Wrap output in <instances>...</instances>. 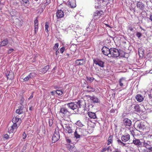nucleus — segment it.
I'll return each instance as SVG.
<instances>
[{
    "mask_svg": "<svg viewBox=\"0 0 152 152\" xmlns=\"http://www.w3.org/2000/svg\"><path fill=\"white\" fill-rule=\"evenodd\" d=\"M65 121H66L65 120H64V121H61V125L62 127H63V124L64 123V122H65Z\"/></svg>",
    "mask_w": 152,
    "mask_h": 152,
    "instance_id": "58",
    "label": "nucleus"
},
{
    "mask_svg": "<svg viewBox=\"0 0 152 152\" xmlns=\"http://www.w3.org/2000/svg\"><path fill=\"white\" fill-rule=\"evenodd\" d=\"M86 130L81 128H77L74 132L75 137L76 138H79L81 136L86 135Z\"/></svg>",
    "mask_w": 152,
    "mask_h": 152,
    "instance_id": "1",
    "label": "nucleus"
},
{
    "mask_svg": "<svg viewBox=\"0 0 152 152\" xmlns=\"http://www.w3.org/2000/svg\"><path fill=\"white\" fill-rule=\"evenodd\" d=\"M141 36H142V34H141V33H140V32H137V33H136V36L138 38H139L140 37H141Z\"/></svg>",
    "mask_w": 152,
    "mask_h": 152,
    "instance_id": "46",
    "label": "nucleus"
},
{
    "mask_svg": "<svg viewBox=\"0 0 152 152\" xmlns=\"http://www.w3.org/2000/svg\"><path fill=\"white\" fill-rule=\"evenodd\" d=\"M123 122L125 126H130L132 125V122L131 120L127 118H124L123 121Z\"/></svg>",
    "mask_w": 152,
    "mask_h": 152,
    "instance_id": "15",
    "label": "nucleus"
},
{
    "mask_svg": "<svg viewBox=\"0 0 152 152\" xmlns=\"http://www.w3.org/2000/svg\"><path fill=\"white\" fill-rule=\"evenodd\" d=\"M59 53V52L58 50H56V55H58V54Z\"/></svg>",
    "mask_w": 152,
    "mask_h": 152,
    "instance_id": "57",
    "label": "nucleus"
},
{
    "mask_svg": "<svg viewBox=\"0 0 152 152\" xmlns=\"http://www.w3.org/2000/svg\"><path fill=\"white\" fill-rule=\"evenodd\" d=\"M140 107L138 104L135 105L134 107V110H133L132 111L133 112H138L140 111Z\"/></svg>",
    "mask_w": 152,
    "mask_h": 152,
    "instance_id": "29",
    "label": "nucleus"
},
{
    "mask_svg": "<svg viewBox=\"0 0 152 152\" xmlns=\"http://www.w3.org/2000/svg\"><path fill=\"white\" fill-rule=\"evenodd\" d=\"M118 84L122 88L127 84L128 82L124 78L122 77L119 80Z\"/></svg>",
    "mask_w": 152,
    "mask_h": 152,
    "instance_id": "8",
    "label": "nucleus"
},
{
    "mask_svg": "<svg viewBox=\"0 0 152 152\" xmlns=\"http://www.w3.org/2000/svg\"><path fill=\"white\" fill-rule=\"evenodd\" d=\"M151 142L149 141H147L145 142L144 140L143 142V146L145 147L148 149L151 146L150 145Z\"/></svg>",
    "mask_w": 152,
    "mask_h": 152,
    "instance_id": "22",
    "label": "nucleus"
},
{
    "mask_svg": "<svg viewBox=\"0 0 152 152\" xmlns=\"http://www.w3.org/2000/svg\"><path fill=\"white\" fill-rule=\"evenodd\" d=\"M49 69V65H47L43 69H40L39 71L40 72H41L42 73L44 74L47 72Z\"/></svg>",
    "mask_w": 152,
    "mask_h": 152,
    "instance_id": "26",
    "label": "nucleus"
},
{
    "mask_svg": "<svg viewBox=\"0 0 152 152\" xmlns=\"http://www.w3.org/2000/svg\"><path fill=\"white\" fill-rule=\"evenodd\" d=\"M137 8L139 10H143L145 8L144 4L142 1H137L136 4Z\"/></svg>",
    "mask_w": 152,
    "mask_h": 152,
    "instance_id": "12",
    "label": "nucleus"
},
{
    "mask_svg": "<svg viewBox=\"0 0 152 152\" xmlns=\"http://www.w3.org/2000/svg\"><path fill=\"white\" fill-rule=\"evenodd\" d=\"M70 114L69 112L66 107H62L60 108L58 114L62 118L66 117L69 116Z\"/></svg>",
    "mask_w": 152,
    "mask_h": 152,
    "instance_id": "2",
    "label": "nucleus"
},
{
    "mask_svg": "<svg viewBox=\"0 0 152 152\" xmlns=\"http://www.w3.org/2000/svg\"><path fill=\"white\" fill-rule=\"evenodd\" d=\"M135 98L137 101L139 102H141L143 99V98L142 96L140 94H138L136 96Z\"/></svg>",
    "mask_w": 152,
    "mask_h": 152,
    "instance_id": "28",
    "label": "nucleus"
},
{
    "mask_svg": "<svg viewBox=\"0 0 152 152\" xmlns=\"http://www.w3.org/2000/svg\"><path fill=\"white\" fill-rule=\"evenodd\" d=\"M50 0H46V2L45 3L46 5H48L50 3Z\"/></svg>",
    "mask_w": 152,
    "mask_h": 152,
    "instance_id": "51",
    "label": "nucleus"
},
{
    "mask_svg": "<svg viewBox=\"0 0 152 152\" xmlns=\"http://www.w3.org/2000/svg\"><path fill=\"white\" fill-rule=\"evenodd\" d=\"M113 136L112 135H110L108 138L107 140V145H109L110 144L112 143L113 142Z\"/></svg>",
    "mask_w": 152,
    "mask_h": 152,
    "instance_id": "31",
    "label": "nucleus"
},
{
    "mask_svg": "<svg viewBox=\"0 0 152 152\" xmlns=\"http://www.w3.org/2000/svg\"><path fill=\"white\" fill-rule=\"evenodd\" d=\"M60 138V135L59 132L56 130L52 138V142L55 143Z\"/></svg>",
    "mask_w": 152,
    "mask_h": 152,
    "instance_id": "6",
    "label": "nucleus"
},
{
    "mask_svg": "<svg viewBox=\"0 0 152 152\" xmlns=\"http://www.w3.org/2000/svg\"><path fill=\"white\" fill-rule=\"evenodd\" d=\"M76 124L78 126L80 127H82L84 126V125L82 123L79 121H78L77 122Z\"/></svg>",
    "mask_w": 152,
    "mask_h": 152,
    "instance_id": "40",
    "label": "nucleus"
},
{
    "mask_svg": "<svg viewBox=\"0 0 152 152\" xmlns=\"http://www.w3.org/2000/svg\"><path fill=\"white\" fill-rule=\"evenodd\" d=\"M94 63L98 65L99 66L103 67L104 66V62L99 59L95 58L93 59Z\"/></svg>",
    "mask_w": 152,
    "mask_h": 152,
    "instance_id": "7",
    "label": "nucleus"
},
{
    "mask_svg": "<svg viewBox=\"0 0 152 152\" xmlns=\"http://www.w3.org/2000/svg\"><path fill=\"white\" fill-rule=\"evenodd\" d=\"M65 129L69 134H71L73 132V129L69 125L65 126Z\"/></svg>",
    "mask_w": 152,
    "mask_h": 152,
    "instance_id": "25",
    "label": "nucleus"
},
{
    "mask_svg": "<svg viewBox=\"0 0 152 152\" xmlns=\"http://www.w3.org/2000/svg\"><path fill=\"white\" fill-rule=\"evenodd\" d=\"M68 5L72 8H75L76 6V4L74 0H72L71 1H69Z\"/></svg>",
    "mask_w": 152,
    "mask_h": 152,
    "instance_id": "27",
    "label": "nucleus"
},
{
    "mask_svg": "<svg viewBox=\"0 0 152 152\" xmlns=\"http://www.w3.org/2000/svg\"><path fill=\"white\" fill-rule=\"evenodd\" d=\"M110 48L109 49L106 47L104 46L102 49V53L105 55L107 56L108 57L109 55L110 54Z\"/></svg>",
    "mask_w": 152,
    "mask_h": 152,
    "instance_id": "9",
    "label": "nucleus"
},
{
    "mask_svg": "<svg viewBox=\"0 0 152 152\" xmlns=\"http://www.w3.org/2000/svg\"><path fill=\"white\" fill-rule=\"evenodd\" d=\"M130 139V136L129 134L124 135H123L121 137L122 141L124 142H126L128 141Z\"/></svg>",
    "mask_w": 152,
    "mask_h": 152,
    "instance_id": "18",
    "label": "nucleus"
},
{
    "mask_svg": "<svg viewBox=\"0 0 152 152\" xmlns=\"http://www.w3.org/2000/svg\"><path fill=\"white\" fill-rule=\"evenodd\" d=\"M89 117L91 118L95 119L96 118V114L91 112H89L88 113Z\"/></svg>",
    "mask_w": 152,
    "mask_h": 152,
    "instance_id": "23",
    "label": "nucleus"
},
{
    "mask_svg": "<svg viewBox=\"0 0 152 152\" xmlns=\"http://www.w3.org/2000/svg\"><path fill=\"white\" fill-rule=\"evenodd\" d=\"M29 110L31 111L32 110H33V108L32 107H29Z\"/></svg>",
    "mask_w": 152,
    "mask_h": 152,
    "instance_id": "63",
    "label": "nucleus"
},
{
    "mask_svg": "<svg viewBox=\"0 0 152 152\" xmlns=\"http://www.w3.org/2000/svg\"><path fill=\"white\" fill-rule=\"evenodd\" d=\"M64 15L63 11L61 10H58L56 13V16L57 18H63Z\"/></svg>",
    "mask_w": 152,
    "mask_h": 152,
    "instance_id": "16",
    "label": "nucleus"
},
{
    "mask_svg": "<svg viewBox=\"0 0 152 152\" xmlns=\"http://www.w3.org/2000/svg\"><path fill=\"white\" fill-rule=\"evenodd\" d=\"M7 79L12 80L13 78V74L12 73H10L7 75Z\"/></svg>",
    "mask_w": 152,
    "mask_h": 152,
    "instance_id": "36",
    "label": "nucleus"
},
{
    "mask_svg": "<svg viewBox=\"0 0 152 152\" xmlns=\"http://www.w3.org/2000/svg\"><path fill=\"white\" fill-rule=\"evenodd\" d=\"M45 31L46 32L48 33L49 31L48 29L49 28V24L48 22H46L45 25Z\"/></svg>",
    "mask_w": 152,
    "mask_h": 152,
    "instance_id": "38",
    "label": "nucleus"
},
{
    "mask_svg": "<svg viewBox=\"0 0 152 152\" xmlns=\"http://www.w3.org/2000/svg\"><path fill=\"white\" fill-rule=\"evenodd\" d=\"M110 54L109 55L108 57L117 58L120 55V53L118 49L115 48H111Z\"/></svg>",
    "mask_w": 152,
    "mask_h": 152,
    "instance_id": "3",
    "label": "nucleus"
},
{
    "mask_svg": "<svg viewBox=\"0 0 152 152\" xmlns=\"http://www.w3.org/2000/svg\"><path fill=\"white\" fill-rule=\"evenodd\" d=\"M103 14V12L102 10H96L93 13V18H99Z\"/></svg>",
    "mask_w": 152,
    "mask_h": 152,
    "instance_id": "5",
    "label": "nucleus"
},
{
    "mask_svg": "<svg viewBox=\"0 0 152 152\" xmlns=\"http://www.w3.org/2000/svg\"><path fill=\"white\" fill-rule=\"evenodd\" d=\"M150 20L152 21V14L150 16Z\"/></svg>",
    "mask_w": 152,
    "mask_h": 152,
    "instance_id": "64",
    "label": "nucleus"
},
{
    "mask_svg": "<svg viewBox=\"0 0 152 152\" xmlns=\"http://www.w3.org/2000/svg\"><path fill=\"white\" fill-rule=\"evenodd\" d=\"M21 3L23 4H29V1L28 0H21Z\"/></svg>",
    "mask_w": 152,
    "mask_h": 152,
    "instance_id": "41",
    "label": "nucleus"
},
{
    "mask_svg": "<svg viewBox=\"0 0 152 152\" xmlns=\"http://www.w3.org/2000/svg\"><path fill=\"white\" fill-rule=\"evenodd\" d=\"M66 141L68 143H70L71 142V140L69 138H66Z\"/></svg>",
    "mask_w": 152,
    "mask_h": 152,
    "instance_id": "53",
    "label": "nucleus"
},
{
    "mask_svg": "<svg viewBox=\"0 0 152 152\" xmlns=\"http://www.w3.org/2000/svg\"><path fill=\"white\" fill-rule=\"evenodd\" d=\"M1 42L2 45V46H5L8 44V40L7 39H4L2 42Z\"/></svg>",
    "mask_w": 152,
    "mask_h": 152,
    "instance_id": "35",
    "label": "nucleus"
},
{
    "mask_svg": "<svg viewBox=\"0 0 152 152\" xmlns=\"http://www.w3.org/2000/svg\"><path fill=\"white\" fill-rule=\"evenodd\" d=\"M105 24V25H106L107 26V27H109V28H112L110 26V25H109L108 24Z\"/></svg>",
    "mask_w": 152,
    "mask_h": 152,
    "instance_id": "59",
    "label": "nucleus"
},
{
    "mask_svg": "<svg viewBox=\"0 0 152 152\" xmlns=\"http://www.w3.org/2000/svg\"><path fill=\"white\" fill-rule=\"evenodd\" d=\"M148 150L150 151L149 152H152V147H150Z\"/></svg>",
    "mask_w": 152,
    "mask_h": 152,
    "instance_id": "55",
    "label": "nucleus"
},
{
    "mask_svg": "<svg viewBox=\"0 0 152 152\" xmlns=\"http://www.w3.org/2000/svg\"><path fill=\"white\" fill-rule=\"evenodd\" d=\"M53 123V120L52 119H49V124L50 126H52Z\"/></svg>",
    "mask_w": 152,
    "mask_h": 152,
    "instance_id": "45",
    "label": "nucleus"
},
{
    "mask_svg": "<svg viewBox=\"0 0 152 152\" xmlns=\"http://www.w3.org/2000/svg\"><path fill=\"white\" fill-rule=\"evenodd\" d=\"M36 75V74L33 72L30 73L28 76H27L23 80L25 81H27L30 78L33 79Z\"/></svg>",
    "mask_w": 152,
    "mask_h": 152,
    "instance_id": "13",
    "label": "nucleus"
},
{
    "mask_svg": "<svg viewBox=\"0 0 152 152\" xmlns=\"http://www.w3.org/2000/svg\"><path fill=\"white\" fill-rule=\"evenodd\" d=\"M139 131L137 129H133L131 131H130V132L131 133V134L134 137V136H136L137 134L136 133L138 132Z\"/></svg>",
    "mask_w": 152,
    "mask_h": 152,
    "instance_id": "32",
    "label": "nucleus"
},
{
    "mask_svg": "<svg viewBox=\"0 0 152 152\" xmlns=\"http://www.w3.org/2000/svg\"><path fill=\"white\" fill-rule=\"evenodd\" d=\"M34 33L36 34L38 31V26L39 25L38 20L37 18L34 21Z\"/></svg>",
    "mask_w": 152,
    "mask_h": 152,
    "instance_id": "20",
    "label": "nucleus"
},
{
    "mask_svg": "<svg viewBox=\"0 0 152 152\" xmlns=\"http://www.w3.org/2000/svg\"><path fill=\"white\" fill-rule=\"evenodd\" d=\"M23 106H22L19 107L18 109L16 110V113L18 114H20L23 113Z\"/></svg>",
    "mask_w": 152,
    "mask_h": 152,
    "instance_id": "24",
    "label": "nucleus"
},
{
    "mask_svg": "<svg viewBox=\"0 0 152 152\" xmlns=\"http://www.w3.org/2000/svg\"><path fill=\"white\" fill-rule=\"evenodd\" d=\"M19 124H13V125L8 129V132L9 133H13L15 132L17 130L18 126Z\"/></svg>",
    "mask_w": 152,
    "mask_h": 152,
    "instance_id": "4",
    "label": "nucleus"
},
{
    "mask_svg": "<svg viewBox=\"0 0 152 152\" xmlns=\"http://www.w3.org/2000/svg\"><path fill=\"white\" fill-rule=\"evenodd\" d=\"M81 102L80 100L78 101L76 103V105H77V108H79L81 106Z\"/></svg>",
    "mask_w": 152,
    "mask_h": 152,
    "instance_id": "44",
    "label": "nucleus"
},
{
    "mask_svg": "<svg viewBox=\"0 0 152 152\" xmlns=\"http://www.w3.org/2000/svg\"><path fill=\"white\" fill-rule=\"evenodd\" d=\"M15 23L19 27L21 26L22 25L21 21L18 18L15 19Z\"/></svg>",
    "mask_w": 152,
    "mask_h": 152,
    "instance_id": "33",
    "label": "nucleus"
},
{
    "mask_svg": "<svg viewBox=\"0 0 152 152\" xmlns=\"http://www.w3.org/2000/svg\"><path fill=\"white\" fill-rule=\"evenodd\" d=\"M129 29L130 31H132L133 30V28H132V27H130L129 28Z\"/></svg>",
    "mask_w": 152,
    "mask_h": 152,
    "instance_id": "61",
    "label": "nucleus"
},
{
    "mask_svg": "<svg viewBox=\"0 0 152 152\" xmlns=\"http://www.w3.org/2000/svg\"><path fill=\"white\" fill-rule=\"evenodd\" d=\"M56 92L57 94L59 96H60L63 93V91L62 90H57L56 91Z\"/></svg>",
    "mask_w": 152,
    "mask_h": 152,
    "instance_id": "39",
    "label": "nucleus"
},
{
    "mask_svg": "<svg viewBox=\"0 0 152 152\" xmlns=\"http://www.w3.org/2000/svg\"><path fill=\"white\" fill-rule=\"evenodd\" d=\"M67 104L69 108L73 110L76 109L77 107V105L74 102H71Z\"/></svg>",
    "mask_w": 152,
    "mask_h": 152,
    "instance_id": "14",
    "label": "nucleus"
},
{
    "mask_svg": "<svg viewBox=\"0 0 152 152\" xmlns=\"http://www.w3.org/2000/svg\"><path fill=\"white\" fill-rule=\"evenodd\" d=\"M34 92H32L31 93V95L30 96V97H29V98H28V99L29 100L31 99L32 98H33V94H34Z\"/></svg>",
    "mask_w": 152,
    "mask_h": 152,
    "instance_id": "50",
    "label": "nucleus"
},
{
    "mask_svg": "<svg viewBox=\"0 0 152 152\" xmlns=\"http://www.w3.org/2000/svg\"><path fill=\"white\" fill-rule=\"evenodd\" d=\"M113 152H121L120 151H119L118 150L116 149L115 151H114Z\"/></svg>",
    "mask_w": 152,
    "mask_h": 152,
    "instance_id": "60",
    "label": "nucleus"
},
{
    "mask_svg": "<svg viewBox=\"0 0 152 152\" xmlns=\"http://www.w3.org/2000/svg\"><path fill=\"white\" fill-rule=\"evenodd\" d=\"M23 139H25L27 137V135L25 132H24L23 134Z\"/></svg>",
    "mask_w": 152,
    "mask_h": 152,
    "instance_id": "48",
    "label": "nucleus"
},
{
    "mask_svg": "<svg viewBox=\"0 0 152 152\" xmlns=\"http://www.w3.org/2000/svg\"><path fill=\"white\" fill-rule=\"evenodd\" d=\"M112 151L111 148L110 146H109L107 148H104L101 151V152H104L107 151L108 152H111Z\"/></svg>",
    "mask_w": 152,
    "mask_h": 152,
    "instance_id": "30",
    "label": "nucleus"
},
{
    "mask_svg": "<svg viewBox=\"0 0 152 152\" xmlns=\"http://www.w3.org/2000/svg\"><path fill=\"white\" fill-rule=\"evenodd\" d=\"M87 88H88V90L86 91L88 92H94L95 90V88L89 86H87Z\"/></svg>",
    "mask_w": 152,
    "mask_h": 152,
    "instance_id": "34",
    "label": "nucleus"
},
{
    "mask_svg": "<svg viewBox=\"0 0 152 152\" xmlns=\"http://www.w3.org/2000/svg\"><path fill=\"white\" fill-rule=\"evenodd\" d=\"M14 50L13 49H10L8 50L7 53L8 54H10Z\"/></svg>",
    "mask_w": 152,
    "mask_h": 152,
    "instance_id": "47",
    "label": "nucleus"
},
{
    "mask_svg": "<svg viewBox=\"0 0 152 152\" xmlns=\"http://www.w3.org/2000/svg\"><path fill=\"white\" fill-rule=\"evenodd\" d=\"M51 94L52 95H54V92L53 91H51Z\"/></svg>",
    "mask_w": 152,
    "mask_h": 152,
    "instance_id": "62",
    "label": "nucleus"
},
{
    "mask_svg": "<svg viewBox=\"0 0 152 152\" xmlns=\"http://www.w3.org/2000/svg\"><path fill=\"white\" fill-rule=\"evenodd\" d=\"M20 119V118H19V116L18 115L15 117H13V118L12 119V122L14 124H17V123L19 121L20 123L19 124H20V123H21V121L20 120L19 121Z\"/></svg>",
    "mask_w": 152,
    "mask_h": 152,
    "instance_id": "21",
    "label": "nucleus"
},
{
    "mask_svg": "<svg viewBox=\"0 0 152 152\" xmlns=\"http://www.w3.org/2000/svg\"><path fill=\"white\" fill-rule=\"evenodd\" d=\"M45 5H44L43 7H42V6L41 7V8H42V11H43V10H44V9H45Z\"/></svg>",
    "mask_w": 152,
    "mask_h": 152,
    "instance_id": "56",
    "label": "nucleus"
},
{
    "mask_svg": "<svg viewBox=\"0 0 152 152\" xmlns=\"http://www.w3.org/2000/svg\"><path fill=\"white\" fill-rule=\"evenodd\" d=\"M9 138V136L8 134H6L4 136V138L6 139H7Z\"/></svg>",
    "mask_w": 152,
    "mask_h": 152,
    "instance_id": "54",
    "label": "nucleus"
},
{
    "mask_svg": "<svg viewBox=\"0 0 152 152\" xmlns=\"http://www.w3.org/2000/svg\"><path fill=\"white\" fill-rule=\"evenodd\" d=\"M65 48L64 47H63L60 49V53H63L65 50Z\"/></svg>",
    "mask_w": 152,
    "mask_h": 152,
    "instance_id": "43",
    "label": "nucleus"
},
{
    "mask_svg": "<svg viewBox=\"0 0 152 152\" xmlns=\"http://www.w3.org/2000/svg\"><path fill=\"white\" fill-rule=\"evenodd\" d=\"M86 96L90 98L91 101H92L94 103H98L99 102V99L95 96H91L90 95Z\"/></svg>",
    "mask_w": 152,
    "mask_h": 152,
    "instance_id": "11",
    "label": "nucleus"
},
{
    "mask_svg": "<svg viewBox=\"0 0 152 152\" xmlns=\"http://www.w3.org/2000/svg\"><path fill=\"white\" fill-rule=\"evenodd\" d=\"M87 79L88 80H89L90 81H93L94 79V78L91 77H87Z\"/></svg>",
    "mask_w": 152,
    "mask_h": 152,
    "instance_id": "49",
    "label": "nucleus"
},
{
    "mask_svg": "<svg viewBox=\"0 0 152 152\" xmlns=\"http://www.w3.org/2000/svg\"><path fill=\"white\" fill-rule=\"evenodd\" d=\"M137 128L139 130H142L145 128V126L141 122H137L136 124Z\"/></svg>",
    "mask_w": 152,
    "mask_h": 152,
    "instance_id": "17",
    "label": "nucleus"
},
{
    "mask_svg": "<svg viewBox=\"0 0 152 152\" xmlns=\"http://www.w3.org/2000/svg\"><path fill=\"white\" fill-rule=\"evenodd\" d=\"M59 46V44L58 43L55 44L53 48V49L55 50H56Z\"/></svg>",
    "mask_w": 152,
    "mask_h": 152,
    "instance_id": "42",
    "label": "nucleus"
},
{
    "mask_svg": "<svg viewBox=\"0 0 152 152\" xmlns=\"http://www.w3.org/2000/svg\"><path fill=\"white\" fill-rule=\"evenodd\" d=\"M110 113H114L115 112V110L113 109H112L110 111Z\"/></svg>",
    "mask_w": 152,
    "mask_h": 152,
    "instance_id": "52",
    "label": "nucleus"
},
{
    "mask_svg": "<svg viewBox=\"0 0 152 152\" xmlns=\"http://www.w3.org/2000/svg\"><path fill=\"white\" fill-rule=\"evenodd\" d=\"M75 63L77 66L83 65L85 64V61L83 59H77L75 61Z\"/></svg>",
    "mask_w": 152,
    "mask_h": 152,
    "instance_id": "19",
    "label": "nucleus"
},
{
    "mask_svg": "<svg viewBox=\"0 0 152 152\" xmlns=\"http://www.w3.org/2000/svg\"><path fill=\"white\" fill-rule=\"evenodd\" d=\"M117 142L118 143V144L122 146H125L126 145L125 143H124L123 142V141H122V140L121 141V140L119 139L117 140Z\"/></svg>",
    "mask_w": 152,
    "mask_h": 152,
    "instance_id": "37",
    "label": "nucleus"
},
{
    "mask_svg": "<svg viewBox=\"0 0 152 152\" xmlns=\"http://www.w3.org/2000/svg\"><path fill=\"white\" fill-rule=\"evenodd\" d=\"M131 143L134 144L138 147H140L142 146V142L140 141V140L134 137L132 142Z\"/></svg>",
    "mask_w": 152,
    "mask_h": 152,
    "instance_id": "10",
    "label": "nucleus"
}]
</instances>
